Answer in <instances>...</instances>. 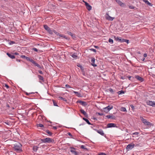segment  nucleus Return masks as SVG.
<instances>
[{"label": "nucleus", "mask_w": 155, "mask_h": 155, "mask_svg": "<svg viewBox=\"0 0 155 155\" xmlns=\"http://www.w3.org/2000/svg\"><path fill=\"white\" fill-rule=\"evenodd\" d=\"M38 77L39 78V81H41L42 82H44L45 80L43 76L41 75H38Z\"/></svg>", "instance_id": "obj_19"}, {"label": "nucleus", "mask_w": 155, "mask_h": 155, "mask_svg": "<svg viewBox=\"0 0 155 155\" xmlns=\"http://www.w3.org/2000/svg\"><path fill=\"white\" fill-rule=\"evenodd\" d=\"M108 90L112 94H114V91H113V90L111 88H110L108 89Z\"/></svg>", "instance_id": "obj_32"}, {"label": "nucleus", "mask_w": 155, "mask_h": 155, "mask_svg": "<svg viewBox=\"0 0 155 155\" xmlns=\"http://www.w3.org/2000/svg\"><path fill=\"white\" fill-rule=\"evenodd\" d=\"M80 68L82 72H83V71H84V68L83 67H82L81 66H80Z\"/></svg>", "instance_id": "obj_51"}, {"label": "nucleus", "mask_w": 155, "mask_h": 155, "mask_svg": "<svg viewBox=\"0 0 155 155\" xmlns=\"http://www.w3.org/2000/svg\"><path fill=\"white\" fill-rule=\"evenodd\" d=\"M33 50L35 51H38V50L36 48H33Z\"/></svg>", "instance_id": "obj_56"}, {"label": "nucleus", "mask_w": 155, "mask_h": 155, "mask_svg": "<svg viewBox=\"0 0 155 155\" xmlns=\"http://www.w3.org/2000/svg\"><path fill=\"white\" fill-rule=\"evenodd\" d=\"M71 56L74 58L76 59L78 57V56L75 53H74L71 55Z\"/></svg>", "instance_id": "obj_27"}, {"label": "nucleus", "mask_w": 155, "mask_h": 155, "mask_svg": "<svg viewBox=\"0 0 155 155\" xmlns=\"http://www.w3.org/2000/svg\"><path fill=\"white\" fill-rule=\"evenodd\" d=\"M125 39H121L120 38L119 41L120 42H124Z\"/></svg>", "instance_id": "obj_37"}, {"label": "nucleus", "mask_w": 155, "mask_h": 155, "mask_svg": "<svg viewBox=\"0 0 155 155\" xmlns=\"http://www.w3.org/2000/svg\"><path fill=\"white\" fill-rule=\"evenodd\" d=\"M38 72L40 74H43L42 71H41V70H39Z\"/></svg>", "instance_id": "obj_52"}, {"label": "nucleus", "mask_w": 155, "mask_h": 155, "mask_svg": "<svg viewBox=\"0 0 155 155\" xmlns=\"http://www.w3.org/2000/svg\"><path fill=\"white\" fill-rule=\"evenodd\" d=\"M21 57L22 58H26V57L25 56V55H22L21 56Z\"/></svg>", "instance_id": "obj_54"}, {"label": "nucleus", "mask_w": 155, "mask_h": 155, "mask_svg": "<svg viewBox=\"0 0 155 155\" xmlns=\"http://www.w3.org/2000/svg\"><path fill=\"white\" fill-rule=\"evenodd\" d=\"M41 141L44 143H50L52 142V140L50 138H46L44 139H41Z\"/></svg>", "instance_id": "obj_3"}, {"label": "nucleus", "mask_w": 155, "mask_h": 155, "mask_svg": "<svg viewBox=\"0 0 155 155\" xmlns=\"http://www.w3.org/2000/svg\"><path fill=\"white\" fill-rule=\"evenodd\" d=\"M58 99L59 100H62V101H67V100L66 99L62 97H61V96H59L58 97Z\"/></svg>", "instance_id": "obj_23"}, {"label": "nucleus", "mask_w": 155, "mask_h": 155, "mask_svg": "<svg viewBox=\"0 0 155 155\" xmlns=\"http://www.w3.org/2000/svg\"><path fill=\"white\" fill-rule=\"evenodd\" d=\"M5 86L7 88H8L9 87V86H8V85L7 84H5Z\"/></svg>", "instance_id": "obj_58"}, {"label": "nucleus", "mask_w": 155, "mask_h": 155, "mask_svg": "<svg viewBox=\"0 0 155 155\" xmlns=\"http://www.w3.org/2000/svg\"><path fill=\"white\" fill-rule=\"evenodd\" d=\"M38 146H34L33 147L32 150L34 152H36L38 150L39 147L38 146Z\"/></svg>", "instance_id": "obj_14"}, {"label": "nucleus", "mask_w": 155, "mask_h": 155, "mask_svg": "<svg viewBox=\"0 0 155 155\" xmlns=\"http://www.w3.org/2000/svg\"><path fill=\"white\" fill-rule=\"evenodd\" d=\"M105 17L107 20L110 21H113L114 18V17H112L110 16L108 13H106V14Z\"/></svg>", "instance_id": "obj_6"}, {"label": "nucleus", "mask_w": 155, "mask_h": 155, "mask_svg": "<svg viewBox=\"0 0 155 155\" xmlns=\"http://www.w3.org/2000/svg\"><path fill=\"white\" fill-rule=\"evenodd\" d=\"M83 2L85 3V6H86V7L87 6H88V5H89V4L87 2H85L84 1H83Z\"/></svg>", "instance_id": "obj_48"}, {"label": "nucleus", "mask_w": 155, "mask_h": 155, "mask_svg": "<svg viewBox=\"0 0 155 155\" xmlns=\"http://www.w3.org/2000/svg\"><path fill=\"white\" fill-rule=\"evenodd\" d=\"M124 92L122 90H121L120 91H119L117 92V93L118 94L120 95L121 94H124Z\"/></svg>", "instance_id": "obj_31"}, {"label": "nucleus", "mask_w": 155, "mask_h": 155, "mask_svg": "<svg viewBox=\"0 0 155 155\" xmlns=\"http://www.w3.org/2000/svg\"><path fill=\"white\" fill-rule=\"evenodd\" d=\"M107 126L108 128L115 127L116 126V125L114 123H109L107 124Z\"/></svg>", "instance_id": "obj_12"}, {"label": "nucleus", "mask_w": 155, "mask_h": 155, "mask_svg": "<svg viewBox=\"0 0 155 155\" xmlns=\"http://www.w3.org/2000/svg\"><path fill=\"white\" fill-rule=\"evenodd\" d=\"M114 38L115 40H116V41H119L120 38L119 37H116L115 36L114 37Z\"/></svg>", "instance_id": "obj_39"}, {"label": "nucleus", "mask_w": 155, "mask_h": 155, "mask_svg": "<svg viewBox=\"0 0 155 155\" xmlns=\"http://www.w3.org/2000/svg\"><path fill=\"white\" fill-rule=\"evenodd\" d=\"M135 78L137 80H139V81H140L141 82H142L143 81V78H142L140 77L139 75L136 76H135Z\"/></svg>", "instance_id": "obj_16"}, {"label": "nucleus", "mask_w": 155, "mask_h": 155, "mask_svg": "<svg viewBox=\"0 0 155 155\" xmlns=\"http://www.w3.org/2000/svg\"><path fill=\"white\" fill-rule=\"evenodd\" d=\"M83 119L84 120H85L87 122V124H88L93 125V124H91L87 119L84 117H83Z\"/></svg>", "instance_id": "obj_22"}, {"label": "nucleus", "mask_w": 155, "mask_h": 155, "mask_svg": "<svg viewBox=\"0 0 155 155\" xmlns=\"http://www.w3.org/2000/svg\"><path fill=\"white\" fill-rule=\"evenodd\" d=\"M26 59L27 61H30V62H31L32 63L33 62V61H34V60L30 58L29 57H26Z\"/></svg>", "instance_id": "obj_24"}, {"label": "nucleus", "mask_w": 155, "mask_h": 155, "mask_svg": "<svg viewBox=\"0 0 155 155\" xmlns=\"http://www.w3.org/2000/svg\"><path fill=\"white\" fill-rule=\"evenodd\" d=\"M93 129L96 131L100 134L102 136H103L104 135V133L103 131L101 129H100L99 130H97L94 128H93Z\"/></svg>", "instance_id": "obj_9"}, {"label": "nucleus", "mask_w": 155, "mask_h": 155, "mask_svg": "<svg viewBox=\"0 0 155 155\" xmlns=\"http://www.w3.org/2000/svg\"><path fill=\"white\" fill-rule=\"evenodd\" d=\"M37 126L38 127H44L43 125L41 124H38L37 125Z\"/></svg>", "instance_id": "obj_36"}, {"label": "nucleus", "mask_w": 155, "mask_h": 155, "mask_svg": "<svg viewBox=\"0 0 155 155\" xmlns=\"http://www.w3.org/2000/svg\"><path fill=\"white\" fill-rule=\"evenodd\" d=\"M68 134L71 137H72V136L71 134L70 133H68Z\"/></svg>", "instance_id": "obj_49"}, {"label": "nucleus", "mask_w": 155, "mask_h": 155, "mask_svg": "<svg viewBox=\"0 0 155 155\" xmlns=\"http://www.w3.org/2000/svg\"><path fill=\"white\" fill-rule=\"evenodd\" d=\"M116 2L121 6L124 7L125 4L124 3H123L120 0H115Z\"/></svg>", "instance_id": "obj_10"}, {"label": "nucleus", "mask_w": 155, "mask_h": 155, "mask_svg": "<svg viewBox=\"0 0 155 155\" xmlns=\"http://www.w3.org/2000/svg\"><path fill=\"white\" fill-rule=\"evenodd\" d=\"M134 147V144H129L126 147V149L128 150H131L133 149Z\"/></svg>", "instance_id": "obj_8"}, {"label": "nucleus", "mask_w": 155, "mask_h": 155, "mask_svg": "<svg viewBox=\"0 0 155 155\" xmlns=\"http://www.w3.org/2000/svg\"><path fill=\"white\" fill-rule=\"evenodd\" d=\"M77 102L84 106H86L87 105V104L86 102L82 101H78Z\"/></svg>", "instance_id": "obj_11"}, {"label": "nucleus", "mask_w": 155, "mask_h": 155, "mask_svg": "<svg viewBox=\"0 0 155 155\" xmlns=\"http://www.w3.org/2000/svg\"><path fill=\"white\" fill-rule=\"evenodd\" d=\"M145 59V58L143 57L142 58V60L143 61Z\"/></svg>", "instance_id": "obj_64"}, {"label": "nucleus", "mask_w": 155, "mask_h": 155, "mask_svg": "<svg viewBox=\"0 0 155 155\" xmlns=\"http://www.w3.org/2000/svg\"><path fill=\"white\" fill-rule=\"evenodd\" d=\"M106 117L108 119L110 118L112 120L115 119V116L112 115H107Z\"/></svg>", "instance_id": "obj_17"}, {"label": "nucleus", "mask_w": 155, "mask_h": 155, "mask_svg": "<svg viewBox=\"0 0 155 155\" xmlns=\"http://www.w3.org/2000/svg\"><path fill=\"white\" fill-rule=\"evenodd\" d=\"M140 119L142 122L145 125H151V123L148 121L147 120L144 119L142 116L140 117Z\"/></svg>", "instance_id": "obj_2"}, {"label": "nucleus", "mask_w": 155, "mask_h": 155, "mask_svg": "<svg viewBox=\"0 0 155 155\" xmlns=\"http://www.w3.org/2000/svg\"><path fill=\"white\" fill-rule=\"evenodd\" d=\"M129 7L131 9H134V6L130 5V6H129Z\"/></svg>", "instance_id": "obj_46"}, {"label": "nucleus", "mask_w": 155, "mask_h": 155, "mask_svg": "<svg viewBox=\"0 0 155 155\" xmlns=\"http://www.w3.org/2000/svg\"><path fill=\"white\" fill-rule=\"evenodd\" d=\"M86 8L88 11L91 10L92 9L91 6L89 5L86 6Z\"/></svg>", "instance_id": "obj_28"}, {"label": "nucleus", "mask_w": 155, "mask_h": 155, "mask_svg": "<svg viewBox=\"0 0 155 155\" xmlns=\"http://www.w3.org/2000/svg\"><path fill=\"white\" fill-rule=\"evenodd\" d=\"M95 61V59L94 58H91V61L92 63H91V65H92L94 67H96L97 65L94 63Z\"/></svg>", "instance_id": "obj_13"}, {"label": "nucleus", "mask_w": 155, "mask_h": 155, "mask_svg": "<svg viewBox=\"0 0 155 155\" xmlns=\"http://www.w3.org/2000/svg\"><path fill=\"white\" fill-rule=\"evenodd\" d=\"M113 107L112 106L110 107V106H108L105 107L103 108V110L104 112L106 113H107L111 109L113 108Z\"/></svg>", "instance_id": "obj_5"}, {"label": "nucleus", "mask_w": 155, "mask_h": 155, "mask_svg": "<svg viewBox=\"0 0 155 155\" xmlns=\"http://www.w3.org/2000/svg\"><path fill=\"white\" fill-rule=\"evenodd\" d=\"M16 61L18 62H20V60H19V59H16Z\"/></svg>", "instance_id": "obj_62"}, {"label": "nucleus", "mask_w": 155, "mask_h": 155, "mask_svg": "<svg viewBox=\"0 0 155 155\" xmlns=\"http://www.w3.org/2000/svg\"><path fill=\"white\" fill-rule=\"evenodd\" d=\"M109 42L110 43L112 44L113 43V40L112 39L110 38L108 40Z\"/></svg>", "instance_id": "obj_35"}, {"label": "nucleus", "mask_w": 155, "mask_h": 155, "mask_svg": "<svg viewBox=\"0 0 155 155\" xmlns=\"http://www.w3.org/2000/svg\"><path fill=\"white\" fill-rule=\"evenodd\" d=\"M16 55H18V53H17V52H16V53H14Z\"/></svg>", "instance_id": "obj_63"}, {"label": "nucleus", "mask_w": 155, "mask_h": 155, "mask_svg": "<svg viewBox=\"0 0 155 155\" xmlns=\"http://www.w3.org/2000/svg\"><path fill=\"white\" fill-rule=\"evenodd\" d=\"M59 36L61 37H62L63 38H64L66 39H67V38L64 35H61V34H60V35H59Z\"/></svg>", "instance_id": "obj_33"}, {"label": "nucleus", "mask_w": 155, "mask_h": 155, "mask_svg": "<svg viewBox=\"0 0 155 155\" xmlns=\"http://www.w3.org/2000/svg\"><path fill=\"white\" fill-rule=\"evenodd\" d=\"M81 148V149H83L84 150H87V148H85L84 147V146L83 145H82L81 146V147H80Z\"/></svg>", "instance_id": "obj_34"}, {"label": "nucleus", "mask_w": 155, "mask_h": 155, "mask_svg": "<svg viewBox=\"0 0 155 155\" xmlns=\"http://www.w3.org/2000/svg\"><path fill=\"white\" fill-rule=\"evenodd\" d=\"M25 93L27 95H30V94H34V93H33V92L28 93H27V92H25Z\"/></svg>", "instance_id": "obj_41"}, {"label": "nucleus", "mask_w": 155, "mask_h": 155, "mask_svg": "<svg viewBox=\"0 0 155 155\" xmlns=\"http://www.w3.org/2000/svg\"><path fill=\"white\" fill-rule=\"evenodd\" d=\"M145 3L150 6H153V4L149 2L148 1H145Z\"/></svg>", "instance_id": "obj_26"}, {"label": "nucleus", "mask_w": 155, "mask_h": 155, "mask_svg": "<svg viewBox=\"0 0 155 155\" xmlns=\"http://www.w3.org/2000/svg\"><path fill=\"white\" fill-rule=\"evenodd\" d=\"M73 92H74V93H75V94H76L77 95V96H78V97H80V96L81 95V94L80 93H79L78 92L74 91Z\"/></svg>", "instance_id": "obj_30"}, {"label": "nucleus", "mask_w": 155, "mask_h": 155, "mask_svg": "<svg viewBox=\"0 0 155 155\" xmlns=\"http://www.w3.org/2000/svg\"><path fill=\"white\" fill-rule=\"evenodd\" d=\"M14 43H15V42L14 41H10L9 43V44L10 45H12L13 44H14Z\"/></svg>", "instance_id": "obj_43"}, {"label": "nucleus", "mask_w": 155, "mask_h": 155, "mask_svg": "<svg viewBox=\"0 0 155 155\" xmlns=\"http://www.w3.org/2000/svg\"><path fill=\"white\" fill-rule=\"evenodd\" d=\"M147 54L146 53H145L143 54V57H144V58L145 57H147Z\"/></svg>", "instance_id": "obj_57"}, {"label": "nucleus", "mask_w": 155, "mask_h": 155, "mask_svg": "<svg viewBox=\"0 0 155 155\" xmlns=\"http://www.w3.org/2000/svg\"><path fill=\"white\" fill-rule=\"evenodd\" d=\"M6 107L9 108V106L8 104H7L6 105Z\"/></svg>", "instance_id": "obj_61"}, {"label": "nucleus", "mask_w": 155, "mask_h": 155, "mask_svg": "<svg viewBox=\"0 0 155 155\" xmlns=\"http://www.w3.org/2000/svg\"><path fill=\"white\" fill-rule=\"evenodd\" d=\"M132 134L133 135H138L139 134V133L137 132H135L133 133Z\"/></svg>", "instance_id": "obj_50"}, {"label": "nucleus", "mask_w": 155, "mask_h": 155, "mask_svg": "<svg viewBox=\"0 0 155 155\" xmlns=\"http://www.w3.org/2000/svg\"><path fill=\"white\" fill-rule=\"evenodd\" d=\"M90 50L91 51H94V52H96V49L94 48H91L90 49Z\"/></svg>", "instance_id": "obj_40"}, {"label": "nucleus", "mask_w": 155, "mask_h": 155, "mask_svg": "<svg viewBox=\"0 0 155 155\" xmlns=\"http://www.w3.org/2000/svg\"><path fill=\"white\" fill-rule=\"evenodd\" d=\"M67 33L68 34L70 35H71V36H72V35H73L72 34V33L70 31H68L67 32Z\"/></svg>", "instance_id": "obj_45"}, {"label": "nucleus", "mask_w": 155, "mask_h": 155, "mask_svg": "<svg viewBox=\"0 0 155 155\" xmlns=\"http://www.w3.org/2000/svg\"><path fill=\"white\" fill-rule=\"evenodd\" d=\"M66 87L67 88H70L71 87L68 84H66L65 85Z\"/></svg>", "instance_id": "obj_55"}, {"label": "nucleus", "mask_w": 155, "mask_h": 155, "mask_svg": "<svg viewBox=\"0 0 155 155\" xmlns=\"http://www.w3.org/2000/svg\"><path fill=\"white\" fill-rule=\"evenodd\" d=\"M46 132L50 136H51L52 134V133L50 131L48 130H47Z\"/></svg>", "instance_id": "obj_29"}, {"label": "nucleus", "mask_w": 155, "mask_h": 155, "mask_svg": "<svg viewBox=\"0 0 155 155\" xmlns=\"http://www.w3.org/2000/svg\"><path fill=\"white\" fill-rule=\"evenodd\" d=\"M53 104L54 106H58V105L57 104V103L55 101H54L53 100Z\"/></svg>", "instance_id": "obj_38"}, {"label": "nucleus", "mask_w": 155, "mask_h": 155, "mask_svg": "<svg viewBox=\"0 0 155 155\" xmlns=\"http://www.w3.org/2000/svg\"><path fill=\"white\" fill-rule=\"evenodd\" d=\"M147 104V105L151 106L153 107H155V102L148 100L146 101Z\"/></svg>", "instance_id": "obj_4"}, {"label": "nucleus", "mask_w": 155, "mask_h": 155, "mask_svg": "<svg viewBox=\"0 0 155 155\" xmlns=\"http://www.w3.org/2000/svg\"><path fill=\"white\" fill-rule=\"evenodd\" d=\"M54 33L56 34V35H57L58 36H59V35H60V34L59 33H58V32H57L55 31H54Z\"/></svg>", "instance_id": "obj_42"}, {"label": "nucleus", "mask_w": 155, "mask_h": 155, "mask_svg": "<svg viewBox=\"0 0 155 155\" xmlns=\"http://www.w3.org/2000/svg\"><path fill=\"white\" fill-rule=\"evenodd\" d=\"M7 54L9 58L12 59H14L15 58V57L13 55L9 54L8 53H7Z\"/></svg>", "instance_id": "obj_21"}, {"label": "nucleus", "mask_w": 155, "mask_h": 155, "mask_svg": "<svg viewBox=\"0 0 155 155\" xmlns=\"http://www.w3.org/2000/svg\"><path fill=\"white\" fill-rule=\"evenodd\" d=\"M71 151L75 155H78L77 151L75 150V148L73 147H71Z\"/></svg>", "instance_id": "obj_15"}, {"label": "nucleus", "mask_w": 155, "mask_h": 155, "mask_svg": "<svg viewBox=\"0 0 155 155\" xmlns=\"http://www.w3.org/2000/svg\"><path fill=\"white\" fill-rule=\"evenodd\" d=\"M22 145L21 143H17L14 145L13 148L17 152H22Z\"/></svg>", "instance_id": "obj_1"}, {"label": "nucleus", "mask_w": 155, "mask_h": 155, "mask_svg": "<svg viewBox=\"0 0 155 155\" xmlns=\"http://www.w3.org/2000/svg\"><path fill=\"white\" fill-rule=\"evenodd\" d=\"M53 128L54 130H56L57 129V127H56L54 126L53 127Z\"/></svg>", "instance_id": "obj_60"}, {"label": "nucleus", "mask_w": 155, "mask_h": 155, "mask_svg": "<svg viewBox=\"0 0 155 155\" xmlns=\"http://www.w3.org/2000/svg\"><path fill=\"white\" fill-rule=\"evenodd\" d=\"M129 40H128L125 39L124 42H126L127 44H128L129 42Z\"/></svg>", "instance_id": "obj_53"}, {"label": "nucleus", "mask_w": 155, "mask_h": 155, "mask_svg": "<svg viewBox=\"0 0 155 155\" xmlns=\"http://www.w3.org/2000/svg\"><path fill=\"white\" fill-rule=\"evenodd\" d=\"M130 107L131 108L132 110H134L135 109L133 105H130Z\"/></svg>", "instance_id": "obj_44"}, {"label": "nucleus", "mask_w": 155, "mask_h": 155, "mask_svg": "<svg viewBox=\"0 0 155 155\" xmlns=\"http://www.w3.org/2000/svg\"><path fill=\"white\" fill-rule=\"evenodd\" d=\"M120 110L121 111L124 112L127 111L126 108L124 107H121L120 108Z\"/></svg>", "instance_id": "obj_25"}, {"label": "nucleus", "mask_w": 155, "mask_h": 155, "mask_svg": "<svg viewBox=\"0 0 155 155\" xmlns=\"http://www.w3.org/2000/svg\"><path fill=\"white\" fill-rule=\"evenodd\" d=\"M97 114H98L99 115H100V116H102L103 115V113H99V112L97 113Z\"/></svg>", "instance_id": "obj_47"}, {"label": "nucleus", "mask_w": 155, "mask_h": 155, "mask_svg": "<svg viewBox=\"0 0 155 155\" xmlns=\"http://www.w3.org/2000/svg\"><path fill=\"white\" fill-rule=\"evenodd\" d=\"M80 111L81 112V113L83 114L85 116V117H87V113L83 110L81 109L80 110Z\"/></svg>", "instance_id": "obj_20"}, {"label": "nucleus", "mask_w": 155, "mask_h": 155, "mask_svg": "<svg viewBox=\"0 0 155 155\" xmlns=\"http://www.w3.org/2000/svg\"><path fill=\"white\" fill-rule=\"evenodd\" d=\"M32 63L34 64L35 66L38 67V68H40V69H41V68H42L41 67L39 64L38 63H36L35 62V61H34V60L32 62Z\"/></svg>", "instance_id": "obj_18"}, {"label": "nucleus", "mask_w": 155, "mask_h": 155, "mask_svg": "<svg viewBox=\"0 0 155 155\" xmlns=\"http://www.w3.org/2000/svg\"><path fill=\"white\" fill-rule=\"evenodd\" d=\"M94 47L96 48H99V47L98 46H94Z\"/></svg>", "instance_id": "obj_59"}, {"label": "nucleus", "mask_w": 155, "mask_h": 155, "mask_svg": "<svg viewBox=\"0 0 155 155\" xmlns=\"http://www.w3.org/2000/svg\"><path fill=\"white\" fill-rule=\"evenodd\" d=\"M44 28L50 34L53 33V31L47 25H44Z\"/></svg>", "instance_id": "obj_7"}]
</instances>
